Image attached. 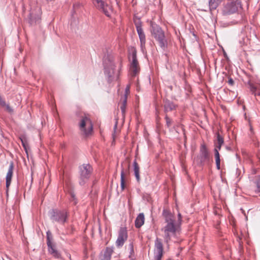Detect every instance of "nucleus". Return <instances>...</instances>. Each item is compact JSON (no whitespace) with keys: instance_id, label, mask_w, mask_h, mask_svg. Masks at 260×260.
I'll use <instances>...</instances> for the list:
<instances>
[{"instance_id":"30","label":"nucleus","mask_w":260,"mask_h":260,"mask_svg":"<svg viewBox=\"0 0 260 260\" xmlns=\"http://www.w3.org/2000/svg\"><path fill=\"white\" fill-rule=\"evenodd\" d=\"M128 247H129V257L132 258L134 255V245H133V243H129Z\"/></svg>"},{"instance_id":"33","label":"nucleus","mask_w":260,"mask_h":260,"mask_svg":"<svg viewBox=\"0 0 260 260\" xmlns=\"http://www.w3.org/2000/svg\"><path fill=\"white\" fill-rule=\"evenodd\" d=\"M81 4L79 3H76L73 5L74 13L76 12V9L81 7Z\"/></svg>"},{"instance_id":"11","label":"nucleus","mask_w":260,"mask_h":260,"mask_svg":"<svg viewBox=\"0 0 260 260\" xmlns=\"http://www.w3.org/2000/svg\"><path fill=\"white\" fill-rule=\"evenodd\" d=\"M132 60L129 66V72L133 77L136 76L140 72V67L137 57V50L133 49L131 52Z\"/></svg>"},{"instance_id":"32","label":"nucleus","mask_w":260,"mask_h":260,"mask_svg":"<svg viewBox=\"0 0 260 260\" xmlns=\"http://www.w3.org/2000/svg\"><path fill=\"white\" fill-rule=\"evenodd\" d=\"M4 107H5L6 111L10 113H12L13 112V109L9 106V105L7 104L6 103V105H5Z\"/></svg>"},{"instance_id":"8","label":"nucleus","mask_w":260,"mask_h":260,"mask_svg":"<svg viewBox=\"0 0 260 260\" xmlns=\"http://www.w3.org/2000/svg\"><path fill=\"white\" fill-rule=\"evenodd\" d=\"M92 170V166L89 164H83L79 166V183L81 186L84 185L89 179Z\"/></svg>"},{"instance_id":"29","label":"nucleus","mask_w":260,"mask_h":260,"mask_svg":"<svg viewBox=\"0 0 260 260\" xmlns=\"http://www.w3.org/2000/svg\"><path fill=\"white\" fill-rule=\"evenodd\" d=\"M165 119L166 120V125L167 127L170 128L173 123V120L170 118H169L168 115L167 114L165 117Z\"/></svg>"},{"instance_id":"14","label":"nucleus","mask_w":260,"mask_h":260,"mask_svg":"<svg viewBox=\"0 0 260 260\" xmlns=\"http://www.w3.org/2000/svg\"><path fill=\"white\" fill-rule=\"evenodd\" d=\"M163 253L164 248L161 240L156 238L154 242V260H161Z\"/></svg>"},{"instance_id":"16","label":"nucleus","mask_w":260,"mask_h":260,"mask_svg":"<svg viewBox=\"0 0 260 260\" xmlns=\"http://www.w3.org/2000/svg\"><path fill=\"white\" fill-rule=\"evenodd\" d=\"M248 88L249 89L251 93L254 96H260V83H252L250 81H248L247 83Z\"/></svg>"},{"instance_id":"39","label":"nucleus","mask_w":260,"mask_h":260,"mask_svg":"<svg viewBox=\"0 0 260 260\" xmlns=\"http://www.w3.org/2000/svg\"><path fill=\"white\" fill-rule=\"evenodd\" d=\"M117 127V122L115 123V125H114V128H116Z\"/></svg>"},{"instance_id":"38","label":"nucleus","mask_w":260,"mask_h":260,"mask_svg":"<svg viewBox=\"0 0 260 260\" xmlns=\"http://www.w3.org/2000/svg\"><path fill=\"white\" fill-rule=\"evenodd\" d=\"M178 219L181 220V214H180V213H179V214H178Z\"/></svg>"},{"instance_id":"7","label":"nucleus","mask_w":260,"mask_h":260,"mask_svg":"<svg viewBox=\"0 0 260 260\" xmlns=\"http://www.w3.org/2000/svg\"><path fill=\"white\" fill-rule=\"evenodd\" d=\"M79 126L82 135L85 137H88L91 134L93 131V125L90 119L85 114L81 116Z\"/></svg>"},{"instance_id":"1","label":"nucleus","mask_w":260,"mask_h":260,"mask_svg":"<svg viewBox=\"0 0 260 260\" xmlns=\"http://www.w3.org/2000/svg\"><path fill=\"white\" fill-rule=\"evenodd\" d=\"M162 215L166 224L161 230L164 233L165 241L168 243L171 240L172 237L176 236L178 226L176 224L174 215L169 210L164 209Z\"/></svg>"},{"instance_id":"23","label":"nucleus","mask_w":260,"mask_h":260,"mask_svg":"<svg viewBox=\"0 0 260 260\" xmlns=\"http://www.w3.org/2000/svg\"><path fill=\"white\" fill-rule=\"evenodd\" d=\"M133 167L135 176L137 182L139 183L140 181V167L136 161V159H135L133 162Z\"/></svg>"},{"instance_id":"24","label":"nucleus","mask_w":260,"mask_h":260,"mask_svg":"<svg viewBox=\"0 0 260 260\" xmlns=\"http://www.w3.org/2000/svg\"><path fill=\"white\" fill-rule=\"evenodd\" d=\"M254 183L256 187L255 192L260 193V175L257 176L255 177Z\"/></svg>"},{"instance_id":"20","label":"nucleus","mask_w":260,"mask_h":260,"mask_svg":"<svg viewBox=\"0 0 260 260\" xmlns=\"http://www.w3.org/2000/svg\"><path fill=\"white\" fill-rule=\"evenodd\" d=\"M223 0H208L209 11L211 13L216 10Z\"/></svg>"},{"instance_id":"35","label":"nucleus","mask_w":260,"mask_h":260,"mask_svg":"<svg viewBox=\"0 0 260 260\" xmlns=\"http://www.w3.org/2000/svg\"><path fill=\"white\" fill-rule=\"evenodd\" d=\"M216 168L219 170L220 169V162H216Z\"/></svg>"},{"instance_id":"36","label":"nucleus","mask_w":260,"mask_h":260,"mask_svg":"<svg viewBox=\"0 0 260 260\" xmlns=\"http://www.w3.org/2000/svg\"><path fill=\"white\" fill-rule=\"evenodd\" d=\"M225 148H226V149L227 150H228V151H232V148H231V147H230V146H226L225 147Z\"/></svg>"},{"instance_id":"5","label":"nucleus","mask_w":260,"mask_h":260,"mask_svg":"<svg viewBox=\"0 0 260 260\" xmlns=\"http://www.w3.org/2000/svg\"><path fill=\"white\" fill-rule=\"evenodd\" d=\"M48 216L52 222L63 224L67 221L68 213L65 209H52L49 211Z\"/></svg>"},{"instance_id":"18","label":"nucleus","mask_w":260,"mask_h":260,"mask_svg":"<svg viewBox=\"0 0 260 260\" xmlns=\"http://www.w3.org/2000/svg\"><path fill=\"white\" fill-rule=\"evenodd\" d=\"M164 112L167 113L175 110L177 106L172 101L169 100L164 101Z\"/></svg>"},{"instance_id":"21","label":"nucleus","mask_w":260,"mask_h":260,"mask_svg":"<svg viewBox=\"0 0 260 260\" xmlns=\"http://www.w3.org/2000/svg\"><path fill=\"white\" fill-rule=\"evenodd\" d=\"M145 217L144 214L143 213H140L137 217L135 224L136 228H141L144 223Z\"/></svg>"},{"instance_id":"15","label":"nucleus","mask_w":260,"mask_h":260,"mask_svg":"<svg viewBox=\"0 0 260 260\" xmlns=\"http://www.w3.org/2000/svg\"><path fill=\"white\" fill-rule=\"evenodd\" d=\"M127 239V231L124 228H120L117 239L116 241V246L117 248H121Z\"/></svg>"},{"instance_id":"31","label":"nucleus","mask_w":260,"mask_h":260,"mask_svg":"<svg viewBox=\"0 0 260 260\" xmlns=\"http://www.w3.org/2000/svg\"><path fill=\"white\" fill-rule=\"evenodd\" d=\"M215 162H220V154L219 151L216 149H214Z\"/></svg>"},{"instance_id":"6","label":"nucleus","mask_w":260,"mask_h":260,"mask_svg":"<svg viewBox=\"0 0 260 260\" xmlns=\"http://www.w3.org/2000/svg\"><path fill=\"white\" fill-rule=\"evenodd\" d=\"M104 73L107 76L108 82H111L115 78V65L112 58L109 55H105L103 58Z\"/></svg>"},{"instance_id":"26","label":"nucleus","mask_w":260,"mask_h":260,"mask_svg":"<svg viewBox=\"0 0 260 260\" xmlns=\"http://www.w3.org/2000/svg\"><path fill=\"white\" fill-rule=\"evenodd\" d=\"M120 186L122 190H124L125 186V178H124V171L122 170L120 174Z\"/></svg>"},{"instance_id":"13","label":"nucleus","mask_w":260,"mask_h":260,"mask_svg":"<svg viewBox=\"0 0 260 260\" xmlns=\"http://www.w3.org/2000/svg\"><path fill=\"white\" fill-rule=\"evenodd\" d=\"M41 9L37 8L35 10L31 9L28 18V22L30 25H34L40 22Z\"/></svg>"},{"instance_id":"9","label":"nucleus","mask_w":260,"mask_h":260,"mask_svg":"<svg viewBox=\"0 0 260 260\" xmlns=\"http://www.w3.org/2000/svg\"><path fill=\"white\" fill-rule=\"evenodd\" d=\"M239 9H242L241 0H232L224 6L222 13L223 15H231L238 12Z\"/></svg>"},{"instance_id":"25","label":"nucleus","mask_w":260,"mask_h":260,"mask_svg":"<svg viewBox=\"0 0 260 260\" xmlns=\"http://www.w3.org/2000/svg\"><path fill=\"white\" fill-rule=\"evenodd\" d=\"M127 103V95L125 94L123 99L122 100V103L120 106V109L122 114H124L125 112V109Z\"/></svg>"},{"instance_id":"10","label":"nucleus","mask_w":260,"mask_h":260,"mask_svg":"<svg viewBox=\"0 0 260 260\" xmlns=\"http://www.w3.org/2000/svg\"><path fill=\"white\" fill-rule=\"evenodd\" d=\"M134 22L140 39L141 50L144 51L145 48L146 36L142 28V22L140 18L135 17Z\"/></svg>"},{"instance_id":"22","label":"nucleus","mask_w":260,"mask_h":260,"mask_svg":"<svg viewBox=\"0 0 260 260\" xmlns=\"http://www.w3.org/2000/svg\"><path fill=\"white\" fill-rule=\"evenodd\" d=\"M113 252V247H106L104 251L103 257L101 260H111L112 254Z\"/></svg>"},{"instance_id":"19","label":"nucleus","mask_w":260,"mask_h":260,"mask_svg":"<svg viewBox=\"0 0 260 260\" xmlns=\"http://www.w3.org/2000/svg\"><path fill=\"white\" fill-rule=\"evenodd\" d=\"M216 140L214 141V149H216L219 151L221 149V147L224 143L223 137L220 135L219 133L216 134Z\"/></svg>"},{"instance_id":"34","label":"nucleus","mask_w":260,"mask_h":260,"mask_svg":"<svg viewBox=\"0 0 260 260\" xmlns=\"http://www.w3.org/2000/svg\"><path fill=\"white\" fill-rule=\"evenodd\" d=\"M228 83L229 85L231 86H233L234 84V81L232 78H229L228 80Z\"/></svg>"},{"instance_id":"27","label":"nucleus","mask_w":260,"mask_h":260,"mask_svg":"<svg viewBox=\"0 0 260 260\" xmlns=\"http://www.w3.org/2000/svg\"><path fill=\"white\" fill-rule=\"evenodd\" d=\"M20 140L23 147L24 148L25 151L27 152V142L25 137L24 136H21L20 137Z\"/></svg>"},{"instance_id":"2","label":"nucleus","mask_w":260,"mask_h":260,"mask_svg":"<svg viewBox=\"0 0 260 260\" xmlns=\"http://www.w3.org/2000/svg\"><path fill=\"white\" fill-rule=\"evenodd\" d=\"M150 31L152 37L157 41L159 47L165 51L168 47V41L161 27L155 22L151 21Z\"/></svg>"},{"instance_id":"4","label":"nucleus","mask_w":260,"mask_h":260,"mask_svg":"<svg viewBox=\"0 0 260 260\" xmlns=\"http://www.w3.org/2000/svg\"><path fill=\"white\" fill-rule=\"evenodd\" d=\"M46 244L48 254L55 259H61V252L58 250L57 245L54 241L53 236L49 230L46 232Z\"/></svg>"},{"instance_id":"28","label":"nucleus","mask_w":260,"mask_h":260,"mask_svg":"<svg viewBox=\"0 0 260 260\" xmlns=\"http://www.w3.org/2000/svg\"><path fill=\"white\" fill-rule=\"evenodd\" d=\"M70 194L71 196V198L70 199V201L71 202H73L74 205H76L78 203L77 199L76 198L75 194L73 191H71L70 192Z\"/></svg>"},{"instance_id":"3","label":"nucleus","mask_w":260,"mask_h":260,"mask_svg":"<svg viewBox=\"0 0 260 260\" xmlns=\"http://www.w3.org/2000/svg\"><path fill=\"white\" fill-rule=\"evenodd\" d=\"M210 156L208 149L205 143H202L200 147L199 154L194 158V161L199 167H203L210 161Z\"/></svg>"},{"instance_id":"12","label":"nucleus","mask_w":260,"mask_h":260,"mask_svg":"<svg viewBox=\"0 0 260 260\" xmlns=\"http://www.w3.org/2000/svg\"><path fill=\"white\" fill-rule=\"evenodd\" d=\"M94 6L107 17H110L112 12V7L103 0H92Z\"/></svg>"},{"instance_id":"17","label":"nucleus","mask_w":260,"mask_h":260,"mask_svg":"<svg viewBox=\"0 0 260 260\" xmlns=\"http://www.w3.org/2000/svg\"><path fill=\"white\" fill-rule=\"evenodd\" d=\"M14 170V163L13 161H11L9 167L8 171L7 172L6 177V186L7 190L11 184V180L13 176Z\"/></svg>"},{"instance_id":"37","label":"nucleus","mask_w":260,"mask_h":260,"mask_svg":"<svg viewBox=\"0 0 260 260\" xmlns=\"http://www.w3.org/2000/svg\"><path fill=\"white\" fill-rule=\"evenodd\" d=\"M129 88L128 86H127L126 88H125V92H127L128 91H129Z\"/></svg>"}]
</instances>
